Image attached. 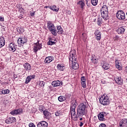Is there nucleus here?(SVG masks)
I'll return each mask as SVG.
<instances>
[{
    "mask_svg": "<svg viewBox=\"0 0 127 127\" xmlns=\"http://www.w3.org/2000/svg\"><path fill=\"white\" fill-rule=\"evenodd\" d=\"M71 105H70V114L72 117V116H76V112L75 111V109H76L77 103L76 102V100H73L71 101Z\"/></svg>",
    "mask_w": 127,
    "mask_h": 127,
    "instance_id": "nucleus-3",
    "label": "nucleus"
},
{
    "mask_svg": "<svg viewBox=\"0 0 127 127\" xmlns=\"http://www.w3.org/2000/svg\"><path fill=\"white\" fill-rule=\"evenodd\" d=\"M116 16L118 19L120 20H124V19H126V14L124 11L121 10L118 11L116 13Z\"/></svg>",
    "mask_w": 127,
    "mask_h": 127,
    "instance_id": "nucleus-6",
    "label": "nucleus"
},
{
    "mask_svg": "<svg viewBox=\"0 0 127 127\" xmlns=\"http://www.w3.org/2000/svg\"><path fill=\"white\" fill-rule=\"evenodd\" d=\"M82 35H84V33H82Z\"/></svg>",
    "mask_w": 127,
    "mask_h": 127,
    "instance_id": "nucleus-61",
    "label": "nucleus"
},
{
    "mask_svg": "<svg viewBox=\"0 0 127 127\" xmlns=\"http://www.w3.org/2000/svg\"><path fill=\"white\" fill-rule=\"evenodd\" d=\"M91 3L94 6L97 5L98 4V0H91Z\"/></svg>",
    "mask_w": 127,
    "mask_h": 127,
    "instance_id": "nucleus-34",
    "label": "nucleus"
},
{
    "mask_svg": "<svg viewBox=\"0 0 127 127\" xmlns=\"http://www.w3.org/2000/svg\"><path fill=\"white\" fill-rule=\"evenodd\" d=\"M86 109H87V105L84 103H81L78 106L76 116L74 118L75 121L78 120L77 118H81L87 114Z\"/></svg>",
    "mask_w": 127,
    "mask_h": 127,
    "instance_id": "nucleus-2",
    "label": "nucleus"
},
{
    "mask_svg": "<svg viewBox=\"0 0 127 127\" xmlns=\"http://www.w3.org/2000/svg\"><path fill=\"white\" fill-rule=\"evenodd\" d=\"M116 63V67L117 68V69H119V70H122L123 68V66L121 65V63H120V62L119 60H117L115 62Z\"/></svg>",
    "mask_w": 127,
    "mask_h": 127,
    "instance_id": "nucleus-22",
    "label": "nucleus"
},
{
    "mask_svg": "<svg viewBox=\"0 0 127 127\" xmlns=\"http://www.w3.org/2000/svg\"><path fill=\"white\" fill-rule=\"evenodd\" d=\"M20 10L21 11H23V10H24L23 8H22V7L20 8Z\"/></svg>",
    "mask_w": 127,
    "mask_h": 127,
    "instance_id": "nucleus-54",
    "label": "nucleus"
},
{
    "mask_svg": "<svg viewBox=\"0 0 127 127\" xmlns=\"http://www.w3.org/2000/svg\"><path fill=\"white\" fill-rule=\"evenodd\" d=\"M39 85L40 86V87H44L45 85V82L43 81H40Z\"/></svg>",
    "mask_w": 127,
    "mask_h": 127,
    "instance_id": "nucleus-37",
    "label": "nucleus"
},
{
    "mask_svg": "<svg viewBox=\"0 0 127 127\" xmlns=\"http://www.w3.org/2000/svg\"><path fill=\"white\" fill-rule=\"evenodd\" d=\"M6 124H12L15 122V118L9 117L5 120Z\"/></svg>",
    "mask_w": 127,
    "mask_h": 127,
    "instance_id": "nucleus-14",
    "label": "nucleus"
},
{
    "mask_svg": "<svg viewBox=\"0 0 127 127\" xmlns=\"http://www.w3.org/2000/svg\"><path fill=\"white\" fill-rule=\"evenodd\" d=\"M17 32H19V33H20L21 32V29L19 28V27L17 28Z\"/></svg>",
    "mask_w": 127,
    "mask_h": 127,
    "instance_id": "nucleus-45",
    "label": "nucleus"
},
{
    "mask_svg": "<svg viewBox=\"0 0 127 127\" xmlns=\"http://www.w3.org/2000/svg\"><path fill=\"white\" fill-rule=\"evenodd\" d=\"M49 8H50V9H51V10H53V11H55L56 12H58L59 10V8H57L56 5H55L53 6H49Z\"/></svg>",
    "mask_w": 127,
    "mask_h": 127,
    "instance_id": "nucleus-19",
    "label": "nucleus"
},
{
    "mask_svg": "<svg viewBox=\"0 0 127 127\" xmlns=\"http://www.w3.org/2000/svg\"><path fill=\"white\" fill-rule=\"evenodd\" d=\"M68 14H71V12H68Z\"/></svg>",
    "mask_w": 127,
    "mask_h": 127,
    "instance_id": "nucleus-59",
    "label": "nucleus"
},
{
    "mask_svg": "<svg viewBox=\"0 0 127 127\" xmlns=\"http://www.w3.org/2000/svg\"><path fill=\"white\" fill-rule=\"evenodd\" d=\"M102 21H103V19L101 17L98 18L97 19V24L101 25L102 24Z\"/></svg>",
    "mask_w": 127,
    "mask_h": 127,
    "instance_id": "nucleus-32",
    "label": "nucleus"
},
{
    "mask_svg": "<svg viewBox=\"0 0 127 127\" xmlns=\"http://www.w3.org/2000/svg\"><path fill=\"white\" fill-rule=\"evenodd\" d=\"M10 51H12V52H14L15 51V46H14V44L13 43H11L9 46Z\"/></svg>",
    "mask_w": 127,
    "mask_h": 127,
    "instance_id": "nucleus-21",
    "label": "nucleus"
},
{
    "mask_svg": "<svg viewBox=\"0 0 127 127\" xmlns=\"http://www.w3.org/2000/svg\"><path fill=\"white\" fill-rule=\"evenodd\" d=\"M69 54V62L71 64L72 69L74 70L79 69V64L77 63V58L75 57L76 56V51L75 50L71 51Z\"/></svg>",
    "mask_w": 127,
    "mask_h": 127,
    "instance_id": "nucleus-1",
    "label": "nucleus"
},
{
    "mask_svg": "<svg viewBox=\"0 0 127 127\" xmlns=\"http://www.w3.org/2000/svg\"><path fill=\"white\" fill-rule=\"evenodd\" d=\"M91 61H92L94 64H97L98 63V60H97V59H95L94 57H92V58H91Z\"/></svg>",
    "mask_w": 127,
    "mask_h": 127,
    "instance_id": "nucleus-33",
    "label": "nucleus"
},
{
    "mask_svg": "<svg viewBox=\"0 0 127 127\" xmlns=\"http://www.w3.org/2000/svg\"><path fill=\"white\" fill-rule=\"evenodd\" d=\"M94 34L96 36L95 37L96 38V40H98V41L101 40V31H100V30H96L94 33Z\"/></svg>",
    "mask_w": 127,
    "mask_h": 127,
    "instance_id": "nucleus-10",
    "label": "nucleus"
},
{
    "mask_svg": "<svg viewBox=\"0 0 127 127\" xmlns=\"http://www.w3.org/2000/svg\"><path fill=\"white\" fill-rule=\"evenodd\" d=\"M5 94H9V90L8 89L5 90Z\"/></svg>",
    "mask_w": 127,
    "mask_h": 127,
    "instance_id": "nucleus-49",
    "label": "nucleus"
},
{
    "mask_svg": "<svg viewBox=\"0 0 127 127\" xmlns=\"http://www.w3.org/2000/svg\"><path fill=\"white\" fill-rule=\"evenodd\" d=\"M88 1H89V0H86V4L87 6H89V4L88 3Z\"/></svg>",
    "mask_w": 127,
    "mask_h": 127,
    "instance_id": "nucleus-53",
    "label": "nucleus"
},
{
    "mask_svg": "<svg viewBox=\"0 0 127 127\" xmlns=\"http://www.w3.org/2000/svg\"><path fill=\"white\" fill-rule=\"evenodd\" d=\"M45 8H49V6H45Z\"/></svg>",
    "mask_w": 127,
    "mask_h": 127,
    "instance_id": "nucleus-56",
    "label": "nucleus"
},
{
    "mask_svg": "<svg viewBox=\"0 0 127 127\" xmlns=\"http://www.w3.org/2000/svg\"><path fill=\"white\" fill-rule=\"evenodd\" d=\"M77 4H79V5H80V7H81V8H83V7H84V6H85V3L84 2V1L81 0L78 1V2L77 3Z\"/></svg>",
    "mask_w": 127,
    "mask_h": 127,
    "instance_id": "nucleus-31",
    "label": "nucleus"
},
{
    "mask_svg": "<svg viewBox=\"0 0 127 127\" xmlns=\"http://www.w3.org/2000/svg\"><path fill=\"white\" fill-rule=\"evenodd\" d=\"M58 100L59 102H64L66 100V97L63 96H60L58 97Z\"/></svg>",
    "mask_w": 127,
    "mask_h": 127,
    "instance_id": "nucleus-29",
    "label": "nucleus"
},
{
    "mask_svg": "<svg viewBox=\"0 0 127 127\" xmlns=\"http://www.w3.org/2000/svg\"><path fill=\"white\" fill-rule=\"evenodd\" d=\"M54 60V58L52 56L48 57L46 58L45 60V63H50V62H52Z\"/></svg>",
    "mask_w": 127,
    "mask_h": 127,
    "instance_id": "nucleus-17",
    "label": "nucleus"
},
{
    "mask_svg": "<svg viewBox=\"0 0 127 127\" xmlns=\"http://www.w3.org/2000/svg\"><path fill=\"white\" fill-rule=\"evenodd\" d=\"M55 27V26H54V24H53V23L50 22H48V28L49 29V30L51 31L53 35H54V36H57V33H56V29L54 28Z\"/></svg>",
    "mask_w": 127,
    "mask_h": 127,
    "instance_id": "nucleus-5",
    "label": "nucleus"
},
{
    "mask_svg": "<svg viewBox=\"0 0 127 127\" xmlns=\"http://www.w3.org/2000/svg\"><path fill=\"white\" fill-rule=\"evenodd\" d=\"M27 42V40H26V38H19L18 39V43L19 44H21V45H22V44H24V43H26Z\"/></svg>",
    "mask_w": 127,
    "mask_h": 127,
    "instance_id": "nucleus-11",
    "label": "nucleus"
},
{
    "mask_svg": "<svg viewBox=\"0 0 127 127\" xmlns=\"http://www.w3.org/2000/svg\"><path fill=\"white\" fill-rule=\"evenodd\" d=\"M44 115L46 119H49V115H50V112L46 110L43 111Z\"/></svg>",
    "mask_w": 127,
    "mask_h": 127,
    "instance_id": "nucleus-25",
    "label": "nucleus"
},
{
    "mask_svg": "<svg viewBox=\"0 0 127 127\" xmlns=\"http://www.w3.org/2000/svg\"><path fill=\"white\" fill-rule=\"evenodd\" d=\"M80 127H83V122H80Z\"/></svg>",
    "mask_w": 127,
    "mask_h": 127,
    "instance_id": "nucleus-52",
    "label": "nucleus"
},
{
    "mask_svg": "<svg viewBox=\"0 0 127 127\" xmlns=\"http://www.w3.org/2000/svg\"><path fill=\"white\" fill-rule=\"evenodd\" d=\"M117 32L118 34H122L125 32V28L123 27H120L117 30Z\"/></svg>",
    "mask_w": 127,
    "mask_h": 127,
    "instance_id": "nucleus-24",
    "label": "nucleus"
},
{
    "mask_svg": "<svg viewBox=\"0 0 127 127\" xmlns=\"http://www.w3.org/2000/svg\"><path fill=\"white\" fill-rule=\"evenodd\" d=\"M126 70L127 72V66L126 67Z\"/></svg>",
    "mask_w": 127,
    "mask_h": 127,
    "instance_id": "nucleus-58",
    "label": "nucleus"
},
{
    "mask_svg": "<svg viewBox=\"0 0 127 127\" xmlns=\"http://www.w3.org/2000/svg\"><path fill=\"white\" fill-rule=\"evenodd\" d=\"M5 44V40H4V37H1L0 38V48H1L2 46H4Z\"/></svg>",
    "mask_w": 127,
    "mask_h": 127,
    "instance_id": "nucleus-18",
    "label": "nucleus"
},
{
    "mask_svg": "<svg viewBox=\"0 0 127 127\" xmlns=\"http://www.w3.org/2000/svg\"><path fill=\"white\" fill-rule=\"evenodd\" d=\"M101 16L104 19H109V12H102Z\"/></svg>",
    "mask_w": 127,
    "mask_h": 127,
    "instance_id": "nucleus-16",
    "label": "nucleus"
},
{
    "mask_svg": "<svg viewBox=\"0 0 127 127\" xmlns=\"http://www.w3.org/2000/svg\"><path fill=\"white\" fill-rule=\"evenodd\" d=\"M23 66L25 71H28L29 72V71L31 70V65L29 63H25Z\"/></svg>",
    "mask_w": 127,
    "mask_h": 127,
    "instance_id": "nucleus-13",
    "label": "nucleus"
},
{
    "mask_svg": "<svg viewBox=\"0 0 127 127\" xmlns=\"http://www.w3.org/2000/svg\"><path fill=\"white\" fill-rule=\"evenodd\" d=\"M115 81L116 82L117 84H118V85H123L124 84V80L121 77L119 76L116 77Z\"/></svg>",
    "mask_w": 127,
    "mask_h": 127,
    "instance_id": "nucleus-9",
    "label": "nucleus"
},
{
    "mask_svg": "<svg viewBox=\"0 0 127 127\" xmlns=\"http://www.w3.org/2000/svg\"><path fill=\"white\" fill-rule=\"evenodd\" d=\"M38 127H48V124L45 121H41L39 122L37 125Z\"/></svg>",
    "mask_w": 127,
    "mask_h": 127,
    "instance_id": "nucleus-12",
    "label": "nucleus"
},
{
    "mask_svg": "<svg viewBox=\"0 0 127 127\" xmlns=\"http://www.w3.org/2000/svg\"><path fill=\"white\" fill-rule=\"evenodd\" d=\"M120 38V37L119 36H116L114 38V40H118Z\"/></svg>",
    "mask_w": 127,
    "mask_h": 127,
    "instance_id": "nucleus-46",
    "label": "nucleus"
},
{
    "mask_svg": "<svg viewBox=\"0 0 127 127\" xmlns=\"http://www.w3.org/2000/svg\"><path fill=\"white\" fill-rule=\"evenodd\" d=\"M29 127H35V125H34V124H33V123H30L29 125Z\"/></svg>",
    "mask_w": 127,
    "mask_h": 127,
    "instance_id": "nucleus-44",
    "label": "nucleus"
},
{
    "mask_svg": "<svg viewBox=\"0 0 127 127\" xmlns=\"http://www.w3.org/2000/svg\"><path fill=\"white\" fill-rule=\"evenodd\" d=\"M119 126L120 127L122 126L127 127V119H122L120 122Z\"/></svg>",
    "mask_w": 127,
    "mask_h": 127,
    "instance_id": "nucleus-15",
    "label": "nucleus"
},
{
    "mask_svg": "<svg viewBox=\"0 0 127 127\" xmlns=\"http://www.w3.org/2000/svg\"><path fill=\"white\" fill-rule=\"evenodd\" d=\"M99 102L103 106H108V105H110L111 101H110V99L108 98V97H106L105 96H102L99 99Z\"/></svg>",
    "mask_w": 127,
    "mask_h": 127,
    "instance_id": "nucleus-4",
    "label": "nucleus"
},
{
    "mask_svg": "<svg viewBox=\"0 0 127 127\" xmlns=\"http://www.w3.org/2000/svg\"><path fill=\"white\" fill-rule=\"evenodd\" d=\"M98 119L99 121H104V120H105V116H104V114L100 113L98 115Z\"/></svg>",
    "mask_w": 127,
    "mask_h": 127,
    "instance_id": "nucleus-28",
    "label": "nucleus"
},
{
    "mask_svg": "<svg viewBox=\"0 0 127 127\" xmlns=\"http://www.w3.org/2000/svg\"><path fill=\"white\" fill-rule=\"evenodd\" d=\"M42 48V45L41 43H39V40L37 41V42L34 44V52L36 53L38 50H40Z\"/></svg>",
    "mask_w": 127,
    "mask_h": 127,
    "instance_id": "nucleus-7",
    "label": "nucleus"
},
{
    "mask_svg": "<svg viewBox=\"0 0 127 127\" xmlns=\"http://www.w3.org/2000/svg\"><path fill=\"white\" fill-rule=\"evenodd\" d=\"M31 16H34L35 14V12H31L30 13Z\"/></svg>",
    "mask_w": 127,
    "mask_h": 127,
    "instance_id": "nucleus-47",
    "label": "nucleus"
},
{
    "mask_svg": "<svg viewBox=\"0 0 127 127\" xmlns=\"http://www.w3.org/2000/svg\"><path fill=\"white\" fill-rule=\"evenodd\" d=\"M29 77L30 78L31 80H32V79H34V78H35L36 76L35 75H32L29 76Z\"/></svg>",
    "mask_w": 127,
    "mask_h": 127,
    "instance_id": "nucleus-43",
    "label": "nucleus"
},
{
    "mask_svg": "<svg viewBox=\"0 0 127 127\" xmlns=\"http://www.w3.org/2000/svg\"><path fill=\"white\" fill-rule=\"evenodd\" d=\"M79 120H80V121H82L83 120V118H80Z\"/></svg>",
    "mask_w": 127,
    "mask_h": 127,
    "instance_id": "nucleus-57",
    "label": "nucleus"
},
{
    "mask_svg": "<svg viewBox=\"0 0 127 127\" xmlns=\"http://www.w3.org/2000/svg\"><path fill=\"white\" fill-rule=\"evenodd\" d=\"M4 20V18L1 16H0V21H3Z\"/></svg>",
    "mask_w": 127,
    "mask_h": 127,
    "instance_id": "nucleus-48",
    "label": "nucleus"
},
{
    "mask_svg": "<svg viewBox=\"0 0 127 127\" xmlns=\"http://www.w3.org/2000/svg\"><path fill=\"white\" fill-rule=\"evenodd\" d=\"M81 85L83 88H86V81L81 82Z\"/></svg>",
    "mask_w": 127,
    "mask_h": 127,
    "instance_id": "nucleus-38",
    "label": "nucleus"
},
{
    "mask_svg": "<svg viewBox=\"0 0 127 127\" xmlns=\"http://www.w3.org/2000/svg\"><path fill=\"white\" fill-rule=\"evenodd\" d=\"M31 81V79H30V77H29V76H28L26 77L25 83V84H28Z\"/></svg>",
    "mask_w": 127,
    "mask_h": 127,
    "instance_id": "nucleus-35",
    "label": "nucleus"
},
{
    "mask_svg": "<svg viewBox=\"0 0 127 127\" xmlns=\"http://www.w3.org/2000/svg\"><path fill=\"white\" fill-rule=\"evenodd\" d=\"M61 115V113H60V112L58 111L55 113V116L56 117H59Z\"/></svg>",
    "mask_w": 127,
    "mask_h": 127,
    "instance_id": "nucleus-39",
    "label": "nucleus"
},
{
    "mask_svg": "<svg viewBox=\"0 0 127 127\" xmlns=\"http://www.w3.org/2000/svg\"><path fill=\"white\" fill-rule=\"evenodd\" d=\"M52 85L53 87H58V86H60V85H61V82L59 80L53 81Z\"/></svg>",
    "mask_w": 127,
    "mask_h": 127,
    "instance_id": "nucleus-20",
    "label": "nucleus"
},
{
    "mask_svg": "<svg viewBox=\"0 0 127 127\" xmlns=\"http://www.w3.org/2000/svg\"><path fill=\"white\" fill-rule=\"evenodd\" d=\"M57 68L59 70H60V71H63V70L65 69V66L62 65V64H58Z\"/></svg>",
    "mask_w": 127,
    "mask_h": 127,
    "instance_id": "nucleus-27",
    "label": "nucleus"
},
{
    "mask_svg": "<svg viewBox=\"0 0 127 127\" xmlns=\"http://www.w3.org/2000/svg\"><path fill=\"white\" fill-rule=\"evenodd\" d=\"M13 78H14V79H16V78H17V75H15V74H14V75H13Z\"/></svg>",
    "mask_w": 127,
    "mask_h": 127,
    "instance_id": "nucleus-50",
    "label": "nucleus"
},
{
    "mask_svg": "<svg viewBox=\"0 0 127 127\" xmlns=\"http://www.w3.org/2000/svg\"><path fill=\"white\" fill-rule=\"evenodd\" d=\"M81 82H86V78H85V76L81 77Z\"/></svg>",
    "mask_w": 127,
    "mask_h": 127,
    "instance_id": "nucleus-40",
    "label": "nucleus"
},
{
    "mask_svg": "<svg viewBox=\"0 0 127 127\" xmlns=\"http://www.w3.org/2000/svg\"><path fill=\"white\" fill-rule=\"evenodd\" d=\"M100 114H102V115H103V116H105V115H107L106 114V112H101L100 113Z\"/></svg>",
    "mask_w": 127,
    "mask_h": 127,
    "instance_id": "nucleus-51",
    "label": "nucleus"
},
{
    "mask_svg": "<svg viewBox=\"0 0 127 127\" xmlns=\"http://www.w3.org/2000/svg\"><path fill=\"white\" fill-rule=\"evenodd\" d=\"M48 45H54L55 44V42L51 41V39H50L48 42Z\"/></svg>",
    "mask_w": 127,
    "mask_h": 127,
    "instance_id": "nucleus-36",
    "label": "nucleus"
},
{
    "mask_svg": "<svg viewBox=\"0 0 127 127\" xmlns=\"http://www.w3.org/2000/svg\"><path fill=\"white\" fill-rule=\"evenodd\" d=\"M57 29L58 30L57 31V33H58V34H62V33H63V29H62V27H61V26H58L57 27Z\"/></svg>",
    "mask_w": 127,
    "mask_h": 127,
    "instance_id": "nucleus-26",
    "label": "nucleus"
},
{
    "mask_svg": "<svg viewBox=\"0 0 127 127\" xmlns=\"http://www.w3.org/2000/svg\"><path fill=\"white\" fill-rule=\"evenodd\" d=\"M5 94V90L1 89V91H0V94L2 95Z\"/></svg>",
    "mask_w": 127,
    "mask_h": 127,
    "instance_id": "nucleus-41",
    "label": "nucleus"
},
{
    "mask_svg": "<svg viewBox=\"0 0 127 127\" xmlns=\"http://www.w3.org/2000/svg\"><path fill=\"white\" fill-rule=\"evenodd\" d=\"M102 68H104L105 70H108V69H110V64H104L102 65Z\"/></svg>",
    "mask_w": 127,
    "mask_h": 127,
    "instance_id": "nucleus-30",
    "label": "nucleus"
},
{
    "mask_svg": "<svg viewBox=\"0 0 127 127\" xmlns=\"http://www.w3.org/2000/svg\"><path fill=\"white\" fill-rule=\"evenodd\" d=\"M119 127H127V126H125L124 125H122V126H119Z\"/></svg>",
    "mask_w": 127,
    "mask_h": 127,
    "instance_id": "nucleus-55",
    "label": "nucleus"
},
{
    "mask_svg": "<svg viewBox=\"0 0 127 127\" xmlns=\"http://www.w3.org/2000/svg\"><path fill=\"white\" fill-rule=\"evenodd\" d=\"M21 18H22V16H21Z\"/></svg>",
    "mask_w": 127,
    "mask_h": 127,
    "instance_id": "nucleus-60",
    "label": "nucleus"
},
{
    "mask_svg": "<svg viewBox=\"0 0 127 127\" xmlns=\"http://www.w3.org/2000/svg\"><path fill=\"white\" fill-rule=\"evenodd\" d=\"M101 12H109L108 7L106 5H104L101 9Z\"/></svg>",
    "mask_w": 127,
    "mask_h": 127,
    "instance_id": "nucleus-23",
    "label": "nucleus"
},
{
    "mask_svg": "<svg viewBox=\"0 0 127 127\" xmlns=\"http://www.w3.org/2000/svg\"><path fill=\"white\" fill-rule=\"evenodd\" d=\"M23 111V110H22V109H18L14 110L12 111H11L10 112V114L12 116H14V115H20L21 114H22Z\"/></svg>",
    "mask_w": 127,
    "mask_h": 127,
    "instance_id": "nucleus-8",
    "label": "nucleus"
},
{
    "mask_svg": "<svg viewBox=\"0 0 127 127\" xmlns=\"http://www.w3.org/2000/svg\"><path fill=\"white\" fill-rule=\"evenodd\" d=\"M99 127H107V125H106L105 124H101L99 125Z\"/></svg>",
    "mask_w": 127,
    "mask_h": 127,
    "instance_id": "nucleus-42",
    "label": "nucleus"
}]
</instances>
